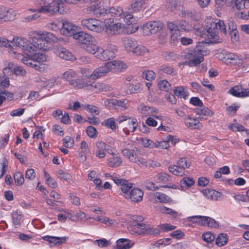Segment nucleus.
Masks as SVG:
<instances>
[{
	"label": "nucleus",
	"instance_id": "f257e3e1",
	"mask_svg": "<svg viewBox=\"0 0 249 249\" xmlns=\"http://www.w3.org/2000/svg\"><path fill=\"white\" fill-rule=\"evenodd\" d=\"M210 26L209 25L207 26V29L206 31L203 30V28L201 25L199 24H195L193 29L196 31L197 33L196 34L197 36L205 37V35H207L210 39L216 38L219 32L225 35L227 34L226 26L223 21L219 20L218 22H216L212 20L210 22Z\"/></svg>",
	"mask_w": 249,
	"mask_h": 249
},
{
	"label": "nucleus",
	"instance_id": "f03ea898",
	"mask_svg": "<svg viewBox=\"0 0 249 249\" xmlns=\"http://www.w3.org/2000/svg\"><path fill=\"white\" fill-rule=\"evenodd\" d=\"M206 51L200 49L184 51L181 53V57L189 61H185L183 64L190 67L196 66L203 61V55L206 54Z\"/></svg>",
	"mask_w": 249,
	"mask_h": 249
},
{
	"label": "nucleus",
	"instance_id": "7ed1b4c3",
	"mask_svg": "<svg viewBox=\"0 0 249 249\" xmlns=\"http://www.w3.org/2000/svg\"><path fill=\"white\" fill-rule=\"evenodd\" d=\"M107 48L109 49L104 50L100 48L99 52L96 53V57L103 61H107L115 57L114 51L116 50V47L110 43V40L109 39H107Z\"/></svg>",
	"mask_w": 249,
	"mask_h": 249
},
{
	"label": "nucleus",
	"instance_id": "20e7f679",
	"mask_svg": "<svg viewBox=\"0 0 249 249\" xmlns=\"http://www.w3.org/2000/svg\"><path fill=\"white\" fill-rule=\"evenodd\" d=\"M163 24L160 21H151L146 23L142 27L143 34L150 36L160 32L162 29Z\"/></svg>",
	"mask_w": 249,
	"mask_h": 249
},
{
	"label": "nucleus",
	"instance_id": "39448f33",
	"mask_svg": "<svg viewBox=\"0 0 249 249\" xmlns=\"http://www.w3.org/2000/svg\"><path fill=\"white\" fill-rule=\"evenodd\" d=\"M11 48L17 49L20 48L23 50H27L32 52V48L30 47V43L25 38L18 36H14L11 41Z\"/></svg>",
	"mask_w": 249,
	"mask_h": 249
},
{
	"label": "nucleus",
	"instance_id": "423d86ee",
	"mask_svg": "<svg viewBox=\"0 0 249 249\" xmlns=\"http://www.w3.org/2000/svg\"><path fill=\"white\" fill-rule=\"evenodd\" d=\"M104 23L106 32L110 36L117 35L118 31L122 28V24L119 22L114 23L113 18L106 19Z\"/></svg>",
	"mask_w": 249,
	"mask_h": 249
},
{
	"label": "nucleus",
	"instance_id": "0eeeda50",
	"mask_svg": "<svg viewBox=\"0 0 249 249\" xmlns=\"http://www.w3.org/2000/svg\"><path fill=\"white\" fill-rule=\"evenodd\" d=\"M81 25L84 28L96 32H99L102 30L101 22L95 18H86L81 20Z\"/></svg>",
	"mask_w": 249,
	"mask_h": 249
},
{
	"label": "nucleus",
	"instance_id": "6e6552de",
	"mask_svg": "<svg viewBox=\"0 0 249 249\" xmlns=\"http://www.w3.org/2000/svg\"><path fill=\"white\" fill-rule=\"evenodd\" d=\"M112 180L117 185L121 186V190L124 194L123 196L125 198L126 196L129 195L131 189H132L133 184L128 180L122 178H112Z\"/></svg>",
	"mask_w": 249,
	"mask_h": 249
},
{
	"label": "nucleus",
	"instance_id": "1a4fd4ad",
	"mask_svg": "<svg viewBox=\"0 0 249 249\" xmlns=\"http://www.w3.org/2000/svg\"><path fill=\"white\" fill-rule=\"evenodd\" d=\"M53 52L57 56L63 59L71 61L76 59L75 56L64 47L56 46L54 47Z\"/></svg>",
	"mask_w": 249,
	"mask_h": 249
},
{
	"label": "nucleus",
	"instance_id": "9d476101",
	"mask_svg": "<svg viewBox=\"0 0 249 249\" xmlns=\"http://www.w3.org/2000/svg\"><path fill=\"white\" fill-rule=\"evenodd\" d=\"M77 31V27L68 21H62L60 30L61 34L66 36H74Z\"/></svg>",
	"mask_w": 249,
	"mask_h": 249
},
{
	"label": "nucleus",
	"instance_id": "9b49d317",
	"mask_svg": "<svg viewBox=\"0 0 249 249\" xmlns=\"http://www.w3.org/2000/svg\"><path fill=\"white\" fill-rule=\"evenodd\" d=\"M138 109L141 114L145 116L148 115L152 116L154 118L157 119H161L162 117L161 115H156V114L159 112V111L155 107L141 105L138 107Z\"/></svg>",
	"mask_w": 249,
	"mask_h": 249
},
{
	"label": "nucleus",
	"instance_id": "f8f14e48",
	"mask_svg": "<svg viewBox=\"0 0 249 249\" xmlns=\"http://www.w3.org/2000/svg\"><path fill=\"white\" fill-rule=\"evenodd\" d=\"M15 11L11 9H8L5 7L0 6V24L1 21L13 20L15 18Z\"/></svg>",
	"mask_w": 249,
	"mask_h": 249
},
{
	"label": "nucleus",
	"instance_id": "ddd939ff",
	"mask_svg": "<svg viewBox=\"0 0 249 249\" xmlns=\"http://www.w3.org/2000/svg\"><path fill=\"white\" fill-rule=\"evenodd\" d=\"M110 71H111L110 66H109L108 62H107L104 66L95 69L90 75V77L93 80L97 79L99 77L104 76Z\"/></svg>",
	"mask_w": 249,
	"mask_h": 249
},
{
	"label": "nucleus",
	"instance_id": "4468645a",
	"mask_svg": "<svg viewBox=\"0 0 249 249\" xmlns=\"http://www.w3.org/2000/svg\"><path fill=\"white\" fill-rule=\"evenodd\" d=\"M143 191L139 188H133L131 190L129 195L126 196V199L130 200L133 202L138 203L142 200Z\"/></svg>",
	"mask_w": 249,
	"mask_h": 249
},
{
	"label": "nucleus",
	"instance_id": "2eb2a0df",
	"mask_svg": "<svg viewBox=\"0 0 249 249\" xmlns=\"http://www.w3.org/2000/svg\"><path fill=\"white\" fill-rule=\"evenodd\" d=\"M30 47L32 48V52H36L37 50L43 51L49 50L47 43L43 41L39 35L37 38L33 39L32 44H30Z\"/></svg>",
	"mask_w": 249,
	"mask_h": 249
},
{
	"label": "nucleus",
	"instance_id": "dca6fc26",
	"mask_svg": "<svg viewBox=\"0 0 249 249\" xmlns=\"http://www.w3.org/2000/svg\"><path fill=\"white\" fill-rule=\"evenodd\" d=\"M146 4V0H132L128 10L131 13H136L140 12Z\"/></svg>",
	"mask_w": 249,
	"mask_h": 249
},
{
	"label": "nucleus",
	"instance_id": "f3484780",
	"mask_svg": "<svg viewBox=\"0 0 249 249\" xmlns=\"http://www.w3.org/2000/svg\"><path fill=\"white\" fill-rule=\"evenodd\" d=\"M88 89L95 92L110 91L112 89V87L101 83H93L88 86Z\"/></svg>",
	"mask_w": 249,
	"mask_h": 249
},
{
	"label": "nucleus",
	"instance_id": "a211bd4d",
	"mask_svg": "<svg viewBox=\"0 0 249 249\" xmlns=\"http://www.w3.org/2000/svg\"><path fill=\"white\" fill-rule=\"evenodd\" d=\"M95 155L100 159L105 157L106 153L105 151H107L108 153H110V151L107 147V144L103 142H97L95 144Z\"/></svg>",
	"mask_w": 249,
	"mask_h": 249
},
{
	"label": "nucleus",
	"instance_id": "6ab92c4d",
	"mask_svg": "<svg viewBox=\"0 0 249 249\" xmlns=\"http://www.w3.org/2000/svg\"><path fill=\"white\" fill-rule=\"evenodd\" d=\"M73 37L75 39L77 40L78 42L83 44V46L89 44L92 39V37L89 35L83 32H76L75 34L74 35Z\"/></svg>",
	"mask_w": 249,
	"mask_h": 249
},
{
	"label": "nucleus",
	"instance_id": "aec40b11",
	"mask_svg": "<svg viewBox=\"0 0 249 249\" xmlns=\"http://www.w3.org/2000/svg\"><path fill=\"white\" fill-rule=\"evenodd\" d=\"M60 0H54L48 4L50 14L53 15L56 12L62 14L64 13V9L60 6Z\"/></svg>",
	"mask_w": 249,
	"mask_h": 249
},
{
	"label": "nucleus",
	"instance_id": "412c9836",
	"mask_svg": "<svg viewBox=\"0 0 249 249\" xmlns=\"http://www.w3.org/2000/svg\"><path fill=\"white\" fill-rule=\"evenodd\" d=\"M203 195L208 199L212 200H217L221 197V194L214 190L205 189L202 191Z\"/></svg>",
	"mask_w": 249,
	"mask_h": 249
},
{
	"label": "nucleus",
	"instance_id": "4be33fe9",
	"mask_svg": "<svg viewBox=\"0 0 249 249\" xmlns=\"http://www.w3.org/2000/svg\"><path fill=\"white\" fill-rule=\"evenodd\" d=\"M134 245V243L125 238H120L116 241L117 249H129Z\"/></svg>",
	"mask_w": 249,
	"mask_h": 249
},
{
	"label": "nucleus",
	"instance_id": "5701e85b",
	"mask_svg": "<svg viewBox=\"0 0 249 249\" xmlns=\"http://www.w3.org/2000/svg\"><path fill=\"white\" fill-rule=\"evenodd\" d=\"M200 226L216 228L219 227V224L214 219L210 217L202 216Z\"/></svg>",
	"mask_w": 249,
	"mask_h": 249
},
{
	"label": "nucleus",
	"instance_id": "b1692460",
	"mask_svg": "<svg viewBox=\"0 0 249 249\" xmlns=\"http://www.w3.org/2000/svg\"><path fill=\"white\" fill-rule=\"evenodd\" d=\"M108 13L111 16L118 17L121 18L124 15V11L122 7L116 5L110 7L108 9Z\"/></svg>",
	"mask_w": 249,
	"mask_h": 249
},
{
	"label": "nucleus",
	"instance_id": "393cba45",
	"mask_svg": "<svg viewBox=\"0 0 249 249\" xmlns=\"http://www.w3.org/2000/svg\"><path fill=\"white\" fill-rule=\"evenodd\" d=\"M145 227L146 225L145 224L137 223L132 226L130 232L132 234H143L145 233Z\"/></svg>",
	"mask_w": 249,
	"mask_h": 249
},
{
	"label": "nucleus",
	"instance_id": "a878e982",
	"mask_svg": "<svg viewBox=\"0 0 249 249\" xmlns=\"http://www.w3.org/2000/svg\"><path fill=\"white\" fill-rule=\"evenodd\" d=\"M184 122L186 125L190 128L199 129L202 127L201 124L195 118L188 117L184 118Z\"/></svg>",
	"mask_w": 249,
	"mask_h": 249
},
{
	"label": "nucleus",
	"instance_id": "bb28decb",
	"mask_svg": "<svg viewBox=\"0 0 249 249\" xmlns=\"http://www.w3.org/2000/svg\"><path fill=\"white\" fill-rule=\"evenodd\" d=\"M113 156L107 160V163L109 167H117L119 166L122 163V160L120 157L115 156V153L110 152Z\"/></svg>",
	"mask_w": 249,
	"mask_h": 249
},
{
	"label": "nucleus",
	"instance_id": "cd10ccee",
	"mask_svg": "<svg viewBox=\"0 0 249 249\" xmlns=\"http://www.w3.org/2000/svg\"><path fill=\"white\" fill-rule=\"evenodd\" d=\"M155 180L158 183H166L171 181L170 175L165 172H160L154 177Z\"/></svg>",
	"mask_w": 249,
	"mask_h": 249
},
{
	"label": "nucleus",
	"instance_id": "c85d7f7f",
	"mask_svg": "<svg viewBox=\"0 0 249 249\" xmlns=\"http://www.w3.org/2000/svg\"><path fill=\"white\" fill-rule=\"evenodd\" d=\"M124 46L127 51L132 52L137 43L135 40L128 37L123 38Z\"/></svg>",
	"mask_w": 249,
	"mask_h": 249
},
{
	"label": "nucleus",
	"instance_id": "c756f323",
	"mask_svg": "<svg viewBox=\"0 0 249 249\" xmlns=\"http://www.w3.org/2000/svg\"><path fill=\"white\" fill-rule=\"evenodd\" d=\"M169 171L177 176H183L185 175L184 170L177 165H172L168 167Z\"/></svg>",
	"mask_w": 249,
	"mask_h": 249
},
{
	"label": "nucleus",
	"instance_id": "7c9ffc66",
	"mask_svg": "<svg viewBox=\"0 0 249 249\" xmlns=\"http://www.w3.org/2000/svg\"><path fill=\"white\" fill-rule=\"evenodd\" d=\"M109 66H110L111 71L112 69L122 70L127 68L126 64L120 61H112L108 62Z\"/></svg>",
	"mask_w": 249,
	"mask_h": 249
},
{
	"label": "nucleus",
	"instance_id": "2f4dec72",
	"mask_svg": "<svg viewBox=\"0 0 249 249\" xmlns=\"http://www.w3.org/2000/svg\"><path fill=\"white\" fill-rule=\"evenodd\" d=\"M228 241V236L227 234L221 233L218 235L216 238L215 243L218 247L225 245Z\"/></svg>",
	"mask_w": 249,
	"mask_h": 249
},
{
	"label": "nucleus",
	"instance_id": "473e14b6",
	"mask_svg": "<svg viewBox=\"0 0 249 249\" xmlns=\"http://www.w3.org/2000/svg\"><path fill=\"white\" fill-rule=\"evenodd\" d=\"M38 35L40 36L43 41L47 43V45L48 46L49 42L53 41L54 40V35L51 33L43 32L41 33V32H40L39 34H38Z\"/></svg>",
	"mask_w": 249,
	"mask_h": 249
},
{
	"label": "nucleus",
	"instance_id": "72a5a7b5",
	"mask_svg": "<svg viewBox=\"0 0 249 249\" xmlns=\"http://www.w3.org/2000/svg\"><path fill=\"white\" fill-rule=\"evenodd\" d=\"M88 52L94 54L96 57V53L99 52L100 47L97 46L96 45L92 43V41H90L89 44H87L82 47Z\"/></svg>",
	"mask_w": 249,
	"mask_h": 249
},
{
	"label": "nucleus",
	"instance_id": "f704fd0d",
	"mask_svg": "<svg viewBox=\"0 0 249 249\" xmlns=\"http://www.w3.org/2000/svg\"><path fill=\"white\" fill-rule=\"evenodd\" d=\"M88 178L90 180H92L97 187H100L102 183L101 180L99 178L98 174L95 171H91L88 174Z\"/></svg>",
	"mask_w": 249,
	"mask_h": 249
},
{
	"label": "nucleus",
	"instance_id": "c9c22d12",
	"mask_svg": "<svg viewBox=\"0 0 249 249\" xmlns=\"http://www.w3.org/2000/svg\"><path fill=\"white\" fill-rule=\"evenodd\" d=\"M228 92V93H249V91L244 89L241 85H239L231 88Z\"/></svg>",
	"mask_w": 249,
	"mask_h": 249
},
{
	"label": "nucleus",
	"instance_id": "e433bc0d",
	"mask_svg": "<svg viewBox=\"0 0 249 249\" xmlns=\"http://www.w3.org/2000/svg\"><path fill=\"white\" fill-rule=\"evenodd\" d=\"M195 112L199 115L212 116L213 114V112L210 110L206 107H201L196 108L195 109Z\"/></svg>",
	"mask_w": 249,
	"mask_h": 249
},
{
	"label": "nucleus",
	"instance_id": "4c0bfd02",
	"mask_svg": "<svg viewBox=\"0 0 249 249\" xmlns=\"http://www.w3.org/2000/svg\"><path fill=\"white\" fill-rule=\"evenodd\" d=\"M182 16L184 17L189 18L196 21H198L200 18L199 13L196 11H190L186 10L182 12Z\"/></svg>",
	"mask_w": 249,
	"mask_h": 249
},
{
	"label": "nucleus",
	"instance_id": "58836bf2",
	"mask_svg": "<svg viewBox=\"0 0 249 249\" xmlns=\"http://www.w3.org/2000/svg\"><path fill=\"white\" fill-rule=\"evenodd\" d=\"M159 88L163 91L168 92L171 90V86L169 82L165 80H160L158 82Z\"/></svg>",
	"mask_w": 249,
	"mask_h": 249
},
{
	"label": "nucleus",
	"instance_id": "ea45409f",
	"mask_svg": "<svg viewBox=\"0 0 249 249\" xmlns=\"http://www.w3.org/2000/svg\"><path fill=\"white\" fill-rule=\"evenodd\" d=\"M70 84L71 85L77 89H82L85 87L88 88V86L89 85L85 83L82 79H74L71 80Z\"/></svg>",
	"mask_w": 249,
	"mask_h": 249
},
{
	"label": "nucleus",
	"instance_id": "a19ab883",
	"mask_svg": "<svg viewBox=\"0 0 249 249\" xmlns=\"http://www.w3.org/2000/svg\"><path fill=\"white\" fill-rule=\"evenodd\" d=\"M141 85L137 83L135 85L129 84L127 86V93H137L141 91Z\"/></svg>",
	"mask_w": 249,
	"mask_h": 249
},
{
	"label": "nucleus",
	"instance_id": "79ce46f5",
	"mask_svg": "<svg viewBox=\"0 0 249 249\" xmlns=\"http://www.w3.org/2000/svg\"><path fill=\"white\" fill-rule=\"evenodd\" d=\"M102 124L107 128L111 129L112 130H115L117 128L115 120L113 118H110L105 120L103 122Z\"/></svg>",
	"mask_w": 249,
	"mask_h": 249
},
{
	"label": "nucleus",
	"instance_id": "37998d69",
	"mask_svg": "<svg viewBox=\"0 0 249 249\" xmlns=\"http://www.w3.org/2000/svg\"><path fill=\"white\" fill-rule=\"evenodd\" d=\"M132 52L137 55H143L148 52V50L143 46L136 45Z\"/></svg>",
	"mask_w": 249,
	"mask_h": 249
},
{
	"label": "nucleus",
	"instance_id": "c03bdc74",
	"mask_svg": "<svg viewBox=\"0 0 249 249\" xmlns=\"http://www.w3.org/2000/svg\"><path fill=\"white\" fill-rule=\"evenodd\" d=\"M76 76L77 74L75 71L72 70H69L63 73V78L70 81V83H71V81L74 80L76 77Z\"/></svg>",
	"mask_w": 249,
	"mask_h": 249
},
{
	"label": "nucleus",
	"instance_id": "a18cd8bd",
	"mask_svg": "<svg viewBox=\"0 0 249 249\" xmlns=\"http://www.w3.org/2000/svg\"><path fill=\"white\" fill-rule=\"evenodd\" d=\"M178 31H190L193 29V27L191 25L188 23L184 20H180L178 21Z\"/></svg>",
	"mask_w": 249,
	"mask_h": 249
},
{
	"label": "nucleus",
	"instance_id": "49530a36",
	"mask_svg": "<svg viewBox=\"0 0 249 249\" xmlns=\"http://www.w3.org/2000/svg\"><path fill=\"white\" fill-rule=\"evenodd\" d=\"M32 58L34 59L35 63H42L47 61L48 60V57L44 53H35L32 55Z\"/></svg>",
	"mask_w": 249,
	"mask_h": 249
},
{
	"label": "nucleus",
	"instance_id": "de8ad7c7",
	"mask_svg": "<svg viewBox=\"0 0 249 249\" xmlns=\"http://www.w3.org/2000/svg\"><path fill=\"white\" fill-rule=\"evenodd\" d=\"M195 181L193 178H184L180 181V187L183 189L184 187H190L194 185Z\"/></svg>",
	"mask_w": 249,
	"mask_h": 249
},
{
	"label": "nucleus",
	"instance_id": "09e8293b",
	"mask_svg": "<svg viewBox=\"0 0 249 249\" xmlns=\"http://www.w3.org/2000/svg\"><path fill=\"white\" fill-rule=\"evenodd\" d=\"M161 55L167 61L175 60L178 58V55L174 52H163Z\"/></svg>",
	"mask_w": 249,
	"mask_h": 249
},
{
	"label": "nucleus",
	"instance_id": "8fccbe9b",
	"mask_svg": "<svg viewBox=\"0 0 249 249\" xmlns=\"http://www.w3.org/2000/svg\"><path fill=\"white\" fill-rule=\"evenodd\" d=\"M94 244L98 246L100 248H104L109 246L111 245V242L105 238H102L95 240L94 241Z\"/></svg>",
	"mask_w": 249,
	"mask_h": 249
},
{
	"label": "nucleus",
	"instance_id": "3c124183",
	"mask_svg": "<svg viewBox=\"0 0 249 249\" xmlns=\"http://www.w3.org/2000/svg\"><path fill=\"white\" fill-rule=\"evenodd\" d=\"M98 4H92L83 9V12L86 14H93L96 16Z\"/></svg>",
	"mask_w": 249,
	"mask_h": 249
},
{
	"label": "nucleus",
	"instance_id": "603ef678",
	"mask_svg": "<svg viewBox=\"0 0 249 249\" xmlns=\"http://www.w3.org/2000/svg\"><path fill=\"white\" fill-rule=\"evenodd\" d=\"M22 215L16 212L12 214V222L15 225H19L22 221Z\"/></svg>",
	"mask_w": 249,
	"mask_h": 249
},
{
	"label": "nucleus",
	"instance_id": "864d4df0",
	"mask_svg": "<svg viewBox=\"0 0 249 249\" xmlns=\"http://www.w3.org/2000/svg\"><path fill=\"white\" fill-rule=\"evenodd\" d=\"M127 125L128 127L126 128H127V130L128 131L134 132L138 125L137 120L135 118L129 119L127 121Z\"/></svg>",
	"mask_w": 249,
	"mask_h": 249
},
{
	"label": "nucleus",
	"instance_id": "5fc2aeb1",
	"mask_svg": "<svg viewBox=\"0 0 249 249\" xmlns=\"http://www.w3.org/2000/svg\"><path fill=\"white\" fill-rule=\"evenodd\" d=\"M156 73L152 71H145L142 74V77L148 81H152L156 77Z\"/></svg>",
	"mask_w": 249,
	"mask_h": 249
},
{
	"label": "nucleus",
	"instance_id": "6e6d98bb",
	"mask_svg": "<svg viewBox=\"0 0 249 249\" xmlns=\"http://www.w3.org/2000/svg\"><path fill=\"white\" fill-rule=\"evenodd\" d=\"M15 183L17 185H21L24 182V178L23 174L20 172H16L14 176Z\"/></svg>",
	"mask_w": 249,
	"mask_h": 249
},
{
	"label": "nucleus",
	"instance_id": "4d7b16f0",
	"mask_svg": "<svg viewBox=\"0 0 249 249\" xmlns=\"http://www.w3.org/2000/svg\"><path fill=\"white\" fill-rule=\"evenodd\" d=\"M141 144L144 147H148L150 148H155V142L147 139L146 138H141Z\"/></svg>",
	"mask_w": 249,
	"mask_h": 249
},
{
	"label": "nucleus",
	"instance_id": "13d9d810",
	"mask_svg": "<svg viewBox=\"0 0 249 249\" xmlns=\"http://www.w3.org/2000/svg\"><path fill=\"white\" fill-rule=\"evenodd\" d=\"M132 14L133 13H130V11H129V13L128 14H125L124 12V15L121 18H123L124 22L128 25L132 24L135 21V18Z\"/></svg>",
	"mask_w": 249,
	"mask_h": 249
},
{
	"label": "nucleus",
	"instance_id": "bf43d9fd",
	"mask_svg": "<svg viewBox=\"0 0 249 249\" xmlns=\"http://www.w3.org/2000/svg\"><path fill=\"white\" fill-rule=\"evenodd\" d=\"M178 3V0H167L165 6L168 10L174 11L177 8Z\"/></svg>",
	"mask_w": 249,
	"mask_h": 249
},
{
	"label": "nucleus",
	"instance_id": "052dcab7",
	"mask_svg": "<svg viewBox=\"0 0 249 249\" xmlns=\"http://www.w3.org/2000/svg\"><path fill=\"white\" fill-rule=\"evenodd\" d=\"M154 196L157 198L160 202L165 203L170 201V197L163 193L157 192Z\"/></svg>",
	"mask_w": 249,
	"mask_h": 249
},
{
	"label": "nucleus",
	"instance_id": "680f3d73",
	"mask_svg": "<svg viewBox=\"0 0 249 249\" xmlns=\"http://www.w3.org/2000/svg\"><path fill=\"white\" fill-rule=\"evenodd\" d=\"M160 210L162 213L170 214L174 217H176L178 216V213L171 209L163 206L161 207Z\"/></svg>",
	"mask_w": 249,
	"mask_h": 249
},
{
	"label": "nucleus",
	"instance_id": "e2e57ef3",
	"mask_svg": "<svg viewBox=\"0 0 249 249\" xmlns=\"http://www.w3.org/2000/svg\"><path fill=\"white\" fill-rule=\"evenodd\" d=\"M202 238L206 242L211 243L214 240L215 236L212 232L208 231L203 233Z\"/></svg>",
	"mask_w": 249,
	"mask_h": 249
},
{
	"label": "nucleus",
	"instance_id": "0e129e2a",
	"mask_svg": "<svg viewBox=\"0 0 249 249\" xmlns=\"http://www.w3.org/2000/svg\"><path fill=\"white\" fill-rule=\"evenodd\" d=\"M121 152L122 154L127 158L130 161L134 160V156L135 155L130 151V149L122 148Z\"/></svg>",
	"mask_w": 249,
	"mask_h": 249
},
{
	"label": "nucleus",
	"instance_id": "69168bd1",
	"mask_svg": "<svg viewBox=\"0 0 249 249\" xmlns=\"http://www.w3.org/2000/svg\"><path fill=\"white\" fill-rule=\"evenodd\" d=\"M147 160L142 157L135 155L134 160H132V162L137 163L140 167H142L146 166Z\"/></svg>",
	"mask_w": 249,
	"mask_h": 249
},
{
	"label": "nucleus",
	"instance_id": "338daca9",
	"mask_svg": "<svg viewBox=\"0 0 249 249\" xmlns=\"http://www.w3.org/2000/svg\"><path fill=\"white\" fill-rule=\"evenodd\" d=\"M85 109L89 111L90 113H94L96 115H98L100 113L99 108L89 104L82 105Z\"/></svg>",
	"mask_w": 249,
	"mask_h": 249
},
{
	"label": "nucleus",
	"instance_id": "774afa93",
	"mask_svg": "<svg viewBox=\"0 0 249 249\" xmlns=\"http://www.w3.org/2000/svg\"><path fill=\"white\" fill-rule=\"evenodd\" d=\"M43 239L48 241L50 246H57V237L47 235L43 237Z\"/></svg>",
	"mask_w": 249,
	"mask_h": 249
}]
</instances>
